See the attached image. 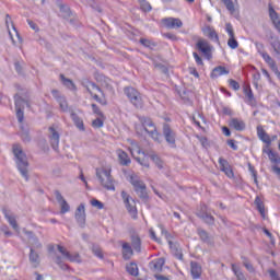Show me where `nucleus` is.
Listing matches in <instances>:
<instances>
[{
	"mask_svg": "<svg viewBox=\"0 0 280 280\" xmlns=\"http://www.w3.org/2000/svg\"><path fill=\"white\" fill-rule=\"evenodd\" d=\"M203 32L206 36L210 37L211 40H214L215 43H218L219 37H218V33H215V30L211 27H206Z\"/></svg>",
	"mask_w": 280,
	"mask_h": 280,
	"instance_id": "nucleus-37",
	"label": "nucleus"
},
{
	"mask_svg": "<svg viewBox=\"0 0 280 280\" xmlns=\"http://www.w3.org/2000/svg\"><path fill=\"white\" fill-rule=\"evenodd\" d=\"M74 218L78 222V224H80L81 226H84L85 222H86V210L84 208V203H81L74 213Z\"/></svg>",
	"mask_w": 280,
	"mask_h": 280,
	"instance_id": "nucleus-15",
	"label": "nucleus"
},
{
	"mask_svg": "<svg viewBox=\"0 0 280 280\" xmlns=\"http://www.w3.org/2000/svg\"><path fill=\"white\" fill-rule=\"evenodd\" d=\"M60 78L63 86H67V89H69L70 91H75V84L72 80L65 78V75L62 74L60 75Z\"/></svg>",
	"mask_w": 280,
	"mask_h": 280,
	"instance_id": "nucleus-40",
	"label": "nucleus"
},
{
	"mask_svg": "<svg viewBox=\"0 0 280 280\" xmlns=\"http://www.w3.org/2000/svg\"><path fill=\"white\" fill-rule=\"evenodd\" d=\"M192 56H194V58H195L197 65H199V66L202 65V58H200V57L198 56V52H194Z\"/></svg>",
	"mask_w": 280,
	"mask_h": 280,
	"instance_id": "nucleus-62",
	"label": "nucleus"
},
{
	"mask_svg": "<svg viewBox=\"0 0 280 280\" xmlns=\"http://www.w3.org/2000/svg\"><path fill=\"white\" fill-rule=\"evenodd\" d=\"M13 154L15 156L16 167L25 180H30V162L27 155L23 152V148L19 144L13 145Z\"/></svg>",
	"mask_w": 280,
	"mask_h": 280,
	"instance_id": "nucleus-2",
	"label": "nucleus"
},
{
	"mask_svg": "<svg viewBox=\"0 0 280 280\" xmlns=\"http://www.w3.org/2000/svg\"><path fill=\"white\" fill-rule=\"evenodd\" d=\"M245 95L246 97H248L249 102H253V100H255V96L253 95V90H246Z\"/></svg>",
	"mask_w": 280,
	"mask_h": 280,
	"instance_id": "nucleus-60",
	"label": "nucleus"
},
{
	"mask_svg": "<svg viewBox=\"0 0 280 280\" xmlns=\"http://www.w3.org/2000/svg\"><path fill=\"white\" fill-rule=\"evenodd\" d=\"M57 102L63 113L69 112V105L67 104V100L65 97H59Z\"/></svg>",
	"mask_w": 280,
	"mask_h": 280,
	"instance_id": "nucleus-42",
	"label": "nucleus"
},
{
	"mask_svg": "<svg viewBox=\"0 0 280 280\" xmlns=\"http://www.w3.org/2000/svg\"><path fill=\"white\" fill-rule=\"evenodd\" d=\"M225 32L229 36L228 47H230V49H237V47H240V43L235 38V31H233V25L231 23L225 24Z\"/></svg>",
	"mask_w": 280,
	"mask_h": 280,
	"instance_id": "nucleus-11",
	"label": "nucleus"
},
{
	"mask_svg": "<svg viewBox=\"0 0 280 280\" xmlns=\"http://www.w3.org/2000/svg\"><path fill=\"white\" fill-rule=\"evenodd\" d=\"M162 235H164L165 240H167L170 246H172V236H170V233L165 231L163 226H160Z\"/></svg>",
	"mask_w": 280,
	"mask_h": 280,
	"instance_id": "nucleus-49",
	"label": "nucleus"
},
{
	"mask_svg": "<svg viewBox=\"0 0 280 280\" xmlns=\"http://www.w3.org/2000/svg\"><path fill=\"white\" fill-rule=\"evenodd\" d=\"M121 198L128 213H130L133 220H137V201H135V199H132V197H130V195H128L126 191H121Z\"/></svg>",
	"mask_w": 280,
	"mask_h": 280,
	"instance_id": "nucleus-6",
	"label": "nucleus"
},
{
	"mask_svg": "<svg viewBox=\"0 0 280 280\" xmlns=\"http://www.w3.org/2000/svg\"><path fill=\"white\" fill-rule=\"evenodd\" d=\"M55 262L61 268V270H67V268H69L66 264L62 262V258L59 256L55 258Z\"/></svg>",
	"mask_w": 280,
	"mask_h": 280,
	"instance_id": "nucleus-48",
	"label": "nucleus"
},
{
	"mask_svg": "<svg viewBox=\"0 0 280 280\" xmlns=\"http://www.w3.org/2000/svg\"><path fill=\"white\" fill-rule=\"evenodd\" d=\"M197 48L203 56H209L211 54V46H209V42L199 39L197 43Z\"/></svg>",
	"mask_w": 280,
	"mask_h": 280,
	"instance_id": "nucleus-23",
	"label": "nucleus"
},
{
	"mask_svg": "<svg viewBox=\"0 0 280 280\" xmlns=\"http://www.w3.org/2000/svg\"><path fill=\"white\" fill-rule=\"evenodd\" d=\"M127 141L130 144L128 150L133 159H138L137 155L139 154H145L143 151H141V148L135 140L128 139Z\"/></svg>",
	"mask_w": 280,
	"mask_h": 280,
	"instance_id": "nucleus-21",
	"label": "nucleus"
},
{
	"mask_svg": "<svg viewBox=\"0 0 280 280\" xmlns=\"http://www.w3.org/2000/svg\"><path fill=\"white\" fill-rule=\"evenodd\" d=\"M122 257L124 259L132 257V247L128 243H122Z\"/></svg>",
	"mask_w": 280,
	"mask_h": 280,
	"instance_id": "nucleus-32",
	"label": "nucleus"
},
{
	"mask_svg": "<svg viewBox=\"0 0 280 280\" xmlns=\"http://www.w3.org/2000/svg\"><path fill=\"white\" fill-rule=\"evenodd\" d=\"M110 172V167L96 168V178H98L102 187L108 191H115V179H113Z\"/></svg>",
	"mask_w": 280,
	"mask_h": 280,
	"instance_id": "nucleus-3",
	"label": "nucleus"
},
{
	"mask_svg": "<svg viewBox=\"0 0 280 280\" xmlns=\"http://www.w3.org/2000/svg\"><path fill=\"white\" fill-rule=\"evenodd\" d=\"M269 277H270L272 280H280V279H279V275H277V271H275L273 269H270V270H269Z\"/></svg>",
	"mask_w": 280,
	"mask_h": 280,
	"instance_id": "nucleus-57",
	"label": "nucleus"
},
{
	"mask_svg": "<svg viewBox=\"0 0 280 280\" xmlns=\"http://www.w3.org/2000/svg\"><path fill=\"white\" fill-rule=\"evenodd\" d=\"M131 246L137 253H141V238L137 235L131 236Z\"/></svg>",
	"mask_w": 280,
	"mask_h": 280,
	"instance_id": "nucleus-36",
	"label": "nucleus"
},
{
	"mask_svg": "<svg viewBox=\"0 0 280 280\" xmlns=\"http://www.w3.org/2000/svg\"><path fill=\"white\" fill-rule=\"evenodd\" d=\"M124 92L128 100H130L131 104L136 106V108H141V106H143L141 94L139 91L135 90V88H125Z\"/></svg>",
	"mask_w": 280,
	"mask_h": 280,
	"instance_id": "nucleus-5",
	"label": "nucleus"
},
{
	"mask_svg": "<svg viewBox=\"0 0 280 280\" xmlns=\"http://www.w3.org/2000/svg\"><path fill=\"white\" fill-rule=\"evenodd\" d=\"M48 131L51 148L58 150V145H60V133H58V129L55 127H49Z\"/></svg>",
	"mask_w": 280,
	"mask_h": 280,
	"instance_id": "nucleus-14",
	"label": "nucleus"
},
{
	"mask_svg": "<svg viewBox=\"0 0 280 280\" xmlns=\"http://www.w3.org/2000/svg\"><path fill=\"white\" fill-rule=\"evenodd\" d=\"M116 154L118 156L120 165L128 166L131 163L130 156H128V153H126V151L118 149L116 150Z\"/></svg>",
	"mask_w": 280,
	"mask_h": 280,
	"instance_id": "nucleus-24",
	"label": "nucleus"
},
{
	"mask_svg": "<svg viewBox=\"0 0 280 280\" xmlns=\"http://www.w3.org/2000/svg\"><path fill=\"white\" fill-rule=\"evenodd\" d=\"M230 128H233L234 130L242 131L246 129V122L240 118H231L229 121Z\"/></svg>",
	"mask_w": 280,
	"mask_h": 280,
	"instance_id": "nucleus-22",
	"label": "nucleus"
},
{
	"mask_svg": "<svg viewBox=\"0 0 280 280\" xmlns=\"http://www.w3.org/2000/svg\"><path fill=\"white\" fill-rule=\"evenodd\" d=\"M232 270L238 280H244V273H242V271L240 270V267H237L236 265L233 264Z\"/></svg>",
	"mask_w": 280,
	"mask_h": 280,
	"instance_id": "nucleus-44",
	"label": "nucleus"
},
{
	"mask_svg": "<svg viewBox=\"0 0 280 280\" xmlns=\"http://www.w3.org/2000/svg\"><path fill=\"white\" fill-rule=\"evenodd\" d=\"M27 23H28L31 30H34V32H38V25H36V23H34V21L27 20Z\"/></svg>",
	"mask_w": 280,
	"mask_h": 280,
	"instance_id": "nucleus-58",
	"label": "nucleus"
},
{
	"mask_svg": "<svg viewBox=\"0 0 280 280\" xmlns=\"http://www.w3.org/2000/svg\"><path fill=\"white\" fill-rule=\"evenodd\" d=\"M255 205H256L257 210L259 211L260 215H262V218H266V210L264 207V201H261V198L256 197Z\"/></svg>",
	"mask_w": 280,
	"mask_h": 280,
	"instance_id": "nucleus-38",
	"label": "nucleus"
},
{
	"mask_svg": "<svg viewBox=\"0 0 280 280\" xmlns=\"http://www.w3.org/2000/svg\"><path fill=\"white\" fill-rule=\"evenodd\" d=\"M2 213L8 220L9 224L12 226V229L18 233V235H21V230L19 229V224L16 223V217H14V214L10 213L5 209L2 210Z\"/></svg>",
	"mask_w": 280,
	"mask_h": 280,
	"instance_id": "nucleus-19",
	"label": "nucleus"
},
{
	"mask_svg": "<svg viewBox=\"0 0 280 280\" xmlns=\"http://www.w3.org/2000/svg\"><path fill=\"white\" fill-rule=\"evenodd\" d=\"M271 46L273 47V51H276V54L278 56H280V40L279 39H275L272 43H271Z\"/></svg>",
	"mask_w": 280,
	"mask_h": 280,
	"instance_id": "nucleus-46",
	"label": "nucleus"
},
{
	"mask_svg": "<svg viewBox=\"0 0 280 280\" xmlns=\"http://www.w3.org/2000/svg\"><path fill=\"white\" fill-rule=\"evenodd\" d=\"M127 180L130 182L139 198H142V200H147L148 188L145 187V183H143V180L139 178V175H137L136 173H130L129 175H127Z\"/></svg>",
	"mask_w": 280,
	"mask_h": 280,
	"instance_id": "nucleus-4",
	"label": "nucleus"
},
{
	"mask_svg": "<svg viewBox=\"0 0 280 280\" xmlns=\"http://www.w3.org/2000/svg\"><path fill=\"white\" fill-rule=\"evenodd\" d=\"M140 43L143 45V47H155L154 43H152L150 39L141 38Z\"/></svg>",
	"mask_w": 280,
	"mask_h": 280,
	"instance_id": "nucleus-51",
	"label": "nucleus"
},
{
	"mask_svg": "<svg viewBox=\"0 0 280 280\" xmlns=\"http://www.w3.org/2000/svg\"><path fill=\"white\" fill-rule=\"evenodd\" d=\"M127 272L129 275H131L132 277H137V275H139V267L137 266V264L131 262L129 265H127Z\"/></svg>",
	"mask_w": 280,
	"mask_h": 280,
	"instance_id": "nucleus-39",
	"label": "nucleus"
},
{
	"mask_svg": "<svg viewBox=\"0 0 280 280\" xmlns=\"http://www.w3.org/2000/svg\"><path fill=\"white\" fill-rule=\"evenodd\" d=\"M105 86H106V89H109L112 91V89H113V81H110V79L106 78L105 79Z\"/></svg>",
	"mask_w": 280,
	"mask_h": 280,
	"instance_id": "nucleus-63",
	"label": "nucleus"
},
{
	"mask_svg": "<svg viewBox=\"0 0 280 280\" xmlns=\"http://www.w3.org/2000/svg\"><path fill=\"white\" fill-rule=\"evenodd\" d=\"M149 233H150V237H151V240H153L154 242H156L158 244H161V238H159L158 236H156V232H154V230H150L149 231Z\"/></svg>",
	"mask_w": 280,
	"mask_h": 280,
	"instance_id": "nucleus-52",
	"label": "nucleus"
},
{
	"mask_svg": "<svg viewBox=\"0 0 280 280\" xmlns=\"http://www.w3.org/2000/svg\"><path fill=\"white\" fill-rule=\"evenodd\" d=\"M229 83H230V86H231L234 91H240V83H237V81L231 79V80L229 81Z\"/></svg>",
	"mask_w": 280,
	"mask_h": 280,
	"instance_id": "nucleus-53",
	"label": "nucleus"
},
{
	"mask_svg": "<svg viewBox=\"0 0 280 280\" xmlns=\"http://www.w3.org/2000/svg\"><path fill=\"white\" fill-rule=\"evenodd\" d=\"M219 165L221 172H224V174L228 176V178H233V168H231V164H229V161L220 158L219 159Z\"/></svg>",
	"mask_w": 280,
	"mask_h": 280,
	"instance_id": "nucleus-20",
	"label": "nucleus"
},
{
	"mask_svg": "<svg viewBox=\"0 0 280 280\" xmlns=\"http://www.w3.org/2000/svg\"><path fill=\"white\" fill-rule=\"evenodd\" d=\"M104 119L102 117H98L92 121L93 128H103L104 127Z\"/></svg>",
	"mask_w": 280,
	"mask_h": 280,
	"instance_id": "nucleus-45",
	"label": "nucleus"
},
{
	"mask_svg": "<svg viewBox=\"0 0 280 280\" xmlns=\"http://www.w3.org/2000/svg\"><path fill=\"white\" fill-rule=\"evenodd\" d=\"M57 248H58L59 253L62 255L63 259H67L68 261H74L77 264H80L82 261V259L80 258V254H70L61 245H58Z\"/></svg>",
	"mask_w": 280,
	"mask_h": 280,
	"instance_id": "nucleus-13",
	"label": "nucleus"
},
{
	"mask_svg": "<svg viewBox=\"0 0 280 280\" xmlns=\"http://www.w3.org/2000/svg\"><path fill=\"white\" fill-rule=\"evenodd\" d=\"M262 154H267L270 163H272L273 165H280V156L276 152H273L270 147L265 145L262 148Z\"/></svg>",
	"mask_w": 280,
	"mask_h": 280,
	"instance_id": "nucleus-18",
	"label": "nucleus"
},
{
	"mask_svg": "<svg viewBox=\"0 0 280 280\" xmlns=\"http://www.w3.org/2000/svg\"><path fill=\"white\" fill-rule=\"evenodd\" d=\"M56 196V200L60 206V213L65 214V213H69L71 211V207L69 206V203L67 202V200H65V197H62V194H60V191H56L55 192Z\"/></svg>",
	"mask_w": 280,
	"mask_h": 280,
	"instance_id": "nucleus-17",
	"label": "nucleus"
},
{
	"mask_svg": "<svg viewBox=\"0 0 280 280\" xmlns=\"http://www.w3.org/2000/svg\"><path fill=\"white\" fill-rule=\"evenodd\" d=\"M257 136L258 139L262 141V143H266V145H268V148H270L272 141H277V136H272L270 138V136L266 132V130H264V127L261 126L257 127Z\"/></svg>",
	"mask_w": 280,
	"mask_h": 280,
	"instance_id": "nucleus-12",
	"label": "nucleus"
},
{
	"mask_svg": "<svg viewBox=\"0 0 280 280\" xmlns=\"http://www.w3.org/2000/svg\"><path fill=\"white\" fill-rule=\"evenodd\" d=\"M60 10V16H62V19H69V16H71V9H69V7L61 4L59 7Z\"/></svg>",
	"mask_w": 280,
	"mask_h": 280,
	"instance_id": "nucleus-41",
	"label": "nucleus"
},
{
	"mask_svg": "<svg viewBox=\"0 0 280 280\" xmlns=\"http://www.w3.org/2000/svg\"><path fill=\"white\" fill-rule=\"evenodd\" d=\"M163 24L168 30H178L183 27V21H180V19L177 18H166L163 20Z\"/></svg>",
	"mask_w": 280,
	"mask_h": 280,
	"instance_id": "nucleus-16",
	"label": "nucleus"
},
{
	"mask_svg": "<svg viewBox=\"0 0 280 280\" xmlns=\"http://www.w3.org/2000/svg\"><path fill=\"white\" fill-rule=\"evenodd\" d=\"M30 262L32 264L33 268H38V266L40 265V257L36 252H34V247L31 248Z\"/></svg>",
	"mask_w": 280,
	"mask_h": 280,
	"instance_id": "nucleus-28",
	"label": "nucleus"
},
{
	"mask_svg": "<svg viewBox=\"0 0 280 280\" xmlns=\"http://www.w3.org/2000/svg\"><path fill=\"white\" fill-rule=\"evenodd\" d=\"M93 253L96 257H98V259H102L104 257V255L102 254V249H100V247H94Z\"/></svg>",
	"mask_w": 280,
	"mask_h": 280,
	"instance_id": "nucleus-56",
	"label": "nucleus"
},
{
	"mask_svg": "<svg viewBox=\"0 0 280 280\" xmlns=\"http://www.w3.org/2000/svg\"><path fill=\"white\" fill-rule=\"evenodd\" d=\"M71 119L78 129L84 131V121L75 113H71Z\"/></svg>",
	"mask_w": 280,
	"mask_h": 280,
	"instance_id": "nucleus-31",
	"label": "nucleus"
},
{
	"mask_svg": "<svg viewBox=\"0 0 280 280\" xmlns=\"http://www.w3.org/2000/svg\"><path fill=\"white\" fill-rule=\"evenodd\" d=\"M190 272L192 279H200V276L202 275V267L198 265L196 261L190 262Z\"/></svg>",
	"mask_w": 280,
	"mask_h": 280,
	"instance_id": "nucleus-26",
	"label": "nucleus"
},
{
	"mask_svg": "<svg viewBox=\"0 0 280 280\" xmlns=\"http://www.w3.org/2000/svg\"><path fill=\"white\" fill-rule=\"evenodd\" d=\"M85 88H86L88 93H90V95H92V97L96 102H98V104L106 106V101H102V98H100V96L97 95L98 93H101V95H104V92H102V89H100V86H97L93 82H88Z\"/></svg>",
	"mask_w": 280,
	"mask_h": 280,
	"instance_id": "nucleus-9",
	"label": "nucleus"
},
{
	"mask_svg": "<svg viewBox=\"0 0 280 280\" xmlns=\"http://www.w3.org/2000/svg\"><path fill=\"white\" fill-rule=\"evenodd\" d=\"M10 15H7V27L9 31V36L13 43V45H19V43H23V39H21V35H19V31H16V27L14 26V24L11 22V28H10Z\"/></svg>",
	"mask_w": 280,
	"mask_h": 280,
	"instance_id": "nucleus-10",
	"label": "nucleus"
},
{
	"mask_svg": "<svg viewBox=\"0 0 280 280\" xmlns=\"http://www.w3.org/2000/svg\"><path fill=\"white\" fill-rule=\"evenodd\" d=\"M139 3L143 12H150L152 10V5L147 0H139Z\"/></svg>",
	"mask_w": 280,
	"mask_h": 280,
	"instance_id": "nucleus-43",
	"label": "nucleus"
},
{
	"mask_svg": "<svg viewBox=\"0 0 280 280\" xmlns=\"http://www.w3.org/2000/svg\"><path fill=\"white\" fill-rule=\"evenodd\" d=\"M198 234L203 242H207L209 240V235L205 230H198Z\"/></svg>",
	"mask_w": 280,
	"mask_h": 280,
	"instance_id": "nucleus-54",
	"label": "nucleus"
},
{
	"mask_svg": "<svg viewBox=\"0 0 280 280\" xmlns=\"http://www.w3.org/2000/svg\"><path fill=\"white\" fill-rule=\"evenodd\" d=\"M14 100H15V113H16L18 121L20 124H23V119H24L23 108L25 105L30 108V103L23 100L19 95H15Z\"/></svg>",
	"mask_w": 280,
	"mask_h": 280,
	"instance_id": "nucleus-8",
	"label": "nucleus"
},
{
	"mask_svg": "<svg viewBox=\"0 0 280 280\" xmlns=\"http://www.w3.org/2000/svg\"><path fill=\"white\" fill-rule=\"evenodd\" d=\"M271 170H272V173H273V174H277V176L280 177V167H279V166L273 165V166L271 167Z\"/></svg>",
	"mask_w": 280,
	"mask_h": 280,
	"instance_id": "nucleus-64",
	"label": "nucleus"
},
{
	"mask_svg": "<svg viewBox=\"0 0 280 280\" xmlns=\"http://www.w3.org/2000/svg\"><path fill=\"white\" fill-rule=\"evenodd\" d=\"M139 121L141 125H136L137 135H143V132H148L149 137H151L153 141L161 143V133L159 130H156V125H154V121L148 117H140Z\"/></svg>",
	"mask_w": 280,
	"mask_h": 280,
	"instance_id": "nucleus-1",
	"label": "nucleus"
},
{
	"mask_svg": "<svg viewBox=\"0 0 280 280\" xmlns=\"http://www.w3.org/2000/svg\"><path fill=\"white\" fill-rule=\"evenodd\" d=\"M136 161L142 165V167H150V163L145 160H141L140 158H136Z\"/></svg>",
	"mask_w": 280,
	"mask_h": 280,
	"instance_id": "nucleus-59",
	"label": "nucleus"
},
{
	"mask_svg": "<svg viewBox=\"0 0 280 280\" xmlns=\"http://www.w3.org/2000/svg\"><path fill=\"white\" fill-rule=\"evenodd\" d=\"M152 266L156 272H161L163 270V266H165V258H158L153 260Z\"/></svg>",
	"mask_w": 280,
	"mask_h": 280,
	"instance_id": "nucleus-33",
	"label": "nucleus"
},
{
	"mask_svg": "<svg viewBox=\"0 0 280 280\" xmlns=\"http://www.w3.org/2000/svg\"><path fill=\"white\" fill-rule=\"evenodd\" d=\"M163 137L171 148H176V131L167 124L163 125Z\"/></svg>",
	"mask_w": 280,
	"mask_h": 280,
	"instance_id": "nucleus-7",
	"label": "nucleus"
},
{
	"mask_svg": "<svg viewBox=\"0 0 280 280\" xmlns=\"http://www.w3.org/2000/svg\"><path fill=\"white\" fill-rule=\"evenodd\" d=\"M220 75H229V70L223 66L215 67L211 72V78H220Z\"/></svg>",
	"mask_w": 280,
	"mask_h": 280,
	"instance_id": "nucleus-29",
	"label": "nucleus"
},
{
	"mask_svg": "<svg viewBox=\"0 0 280 280\" xmlns=\"http://www.w3.org/2000/svg\"><path fill=\"white\" fill-rule=\"evenodd\" d=\"M22 232L24 233V235H26V237L28 238V244H31L33 248H40V242H38V238L34 236V233L25 229Z\"/></svg>",
	"mask_w": 280,
	"mask_h": 280,
	"instance_id": "nucleus-25",
	"label": "nucleus"
},
{
	"mask_svg": "<svg viewBox=\"0 0 280 280\" xmlns=\"http://www.w3.org/2000/svg\"><path fill=\"white\" fill-rule=\"evenodd\" d=\"M92 207H95L96 209H104V203L97 199L91 200Z\"/></svg>",
	"mask_w": 280,
	"mask_h": 280,
	"instance_id": "nucleus-50",
	"label": "nucleus"
},
{
	"mask_svg": "<svg viewBox=\"0 0 280 280\" xmlns=\"http://www.w3.org/2000/svg\"><path fill=\"white\" fill-rule=\"evenodd\" d=\"M228 145L232 148V150H237V144L235 143V140H229Z\"/></svg>",
	"mask_w": 280,
	"mask_h": 280,
	"instance_id": "nucleus-61",
	"label": "nucleus"
},
{
	"mask_svg": "<svg viewBox=\"0 0 280 280\" xmlns=\"http://www.w3.org/2000/svg\"><path fill=\"white\" fill-rule=\"evenodd\" d=\"M197 215H199V218H202L207 224H213L214 222L213 215L207 213V206H202L201 212H198Z\"/></svg>",
	"mask_w": 280,
	"mask_h": 280,
	"instance_id": "nucleus-27",
	"label": "nucleus"
},
{
	"mask_svg": "<svg viewBox=\"0 0 280 280\" xmlns=\"http://www.w3.org/2000/svg\"><path fill=\"white\" fill-rule=\"evenodd\" d=\"M151 161H153L154 165L159 168V170H163L165 167V162H163V160H161V158L156 154H151L150 155Z\"/></svg>",
	"mask_w": 280,
	"mask_h": 280,
	"instance_id": "nucleus-34",
	"label": "nucleus"
},
{
	"mask_svg": "<svg viewBox=\"0 0 280 280\" xmlns=\"http://www.w3.org/2000/svg\"><path fill=\"white\" fill-rule=\"evenodd\" d=\"M92 109L94 115H96L97 117H102V119H104V113H102L100 107H97L95 104H92Z\"/></svg>",
	"mask_w": 280,
	"mask_h": 280,
	"instance_id": "nucleus-47",
	"label": "nucleus"
},
{
	"mask_svg": "<svg viewBox=\"0 0 280 280\" xmlns=\"http://www.w3.org/2000/svg\"><path fill=\"white\" fill-rule=\"evenodd\" d=\"M255 46H256V49H257V51H258V54H259L260 56H262V54H266V52L264 51V44H261V43H255Z\"/></svg>",
	"mask_w": 280,
	"mask_h": 280,
	"instance_id": "nucleus-55",
	"label": "nucleus"
},
{
	"mask_svg": "<svg viewBox=\"0 0 280 280\" xmlns=\"http://www.w3.org/2000/svg\"><path fill=\"white\" fill-rule=\"evenodd\" d=\"M222 3H224L230 14H235V12H237V2H233V0H222Z\"/></svg>",
	"mask_w": 280,
	"mask_h": 280,
	"instance_id": "nucleus-30",
	"label": "nucleus"
},
{
	"mask_svg": "<svg viewBox=\"0 0 280 280\" xmlns=\"http://www.w3.org/2000/svg\"><path fill=\"white\" fill-rule=\"evenodd\" d=\"M261 58L267 62V65L270 67V69H277V63L275 62V59L268 55V52H262L260 55Z\"/></svg>",
	"mask_w": 280,
	"mask_h": 280,
	"instance_id": "nucleus-35",
	"label": "nucleus"
}]
</instances>
